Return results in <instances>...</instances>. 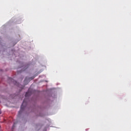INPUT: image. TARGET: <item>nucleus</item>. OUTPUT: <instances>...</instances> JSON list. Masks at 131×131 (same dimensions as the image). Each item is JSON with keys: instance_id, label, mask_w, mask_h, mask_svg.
Instances as JSON below:
<instances>
[{"instance_id": "nucleus-2", "label": "nucleus", "mask_w": 131, "mask_h": 131, "mask_svg": "<svg viewBox=\"0 0 131 131\" xmlns=\"http://www.w3.org/2000/svg\"><path fill=\"white\" fill-rule=\"evenodd\" d=\"M25 104H27V102H26V101L25 99L24 100L23 102V103L21 105V107H20V111H22L23 110V106H24Z\"/></svg>"}, {"instance_id": "nucleus-3", "label": "nucleus", "mask_w": 131, "mask_h": 131, "mask_svg": "<svg viewBox=\"0 0 131 131\" xmlns=\"http://www.w3.org/2000/svg\"><path fill=\"white\" fill-rule=\"evenodd\" d=\"M30 95H31V94L30 93H29V92H26V93L25 94V97H29L30 96Z\"/></svg>"}, {"instance_id": "nucleus-1", "label": "nucleus", "mask_w": 131, "mask_h": 131, "mask_svg": "<svg viewBox=\"0 0 131 131\" xmlns=\"http://www.w3.org/2000/svg\"><path fill=\"white\" fill-rule=\"evenodd\" d=\"M9 80H11V82H12V83H13V84H14L15 85H17V86H20L19 83H18L17 81L14 80L13 78H9Z\"/></svg>"}]
</instances>
